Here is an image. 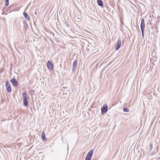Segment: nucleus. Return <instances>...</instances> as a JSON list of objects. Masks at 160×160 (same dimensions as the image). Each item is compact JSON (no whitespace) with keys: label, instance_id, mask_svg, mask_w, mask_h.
<instances>
[{"label":"nucleus","instance_id":"obj_15","mask_svg":"<svg viewBox=\"0 0 160 160\" xmlns=\"http://www.w3.org/2000/svg\"><path fill=\"white\" fill-rule=\"evenodd\" d=\"M123 111L125 112H129L128 109L126 108H124L123 109Z\"/></svg>","mask_w":160,"mask_h":160},{"label":"nucleus","instance_id":"obj_13","mask_svg":"<svg viewBox=\"0 0 160 160\" xmlns=\"http://www.w3.org/2000/svg\"><path fill=\"white\" fill-rule=\"evenodd\" d=\"M23 23L24 24V25L25 27V29L26 30L27 29L26 28H27L28 27V24L26 21L25 20H23Z\"/></svg>","mask_w":160,"mask_h":160},{"label":"nucleus","instance_id":"obj_9","mask_svg":"<svg viewBox=\"0 0 160 160\" xmlns=\"http://www.w3.org/2000/svg\"><path fill=\"white\" fill-rule=\"evenodd\" d=\"M23 15L24 16L26 19H27L28 21L29 20H30L29 16L28 14L26 13V12H23Z\"/></svg>","mask_w":160,"mask_h":160},{"label":"nucleus","instance_id":"obj_7","mask_svg":"<svg viewBox=\"0 0 160 160\" xmlns=\"http://www.w3.org/2000/svg\"><path fill=\"white\" fill-rule=\"evenodd\" d=\"M121 40L120 39H118V40L116 46L115 48L116 50V51L118 50L120 47L121 44Z\"/></svg>","mask_w":160,"mask_h":160},{"label":"nucleus","instance_id":"obj_11","mask_svg":"<svg viewBox=\"0 0 160 160\" xmlns=\"http://www.w3.org/2000/svg\"><path fill=\"white\" fill-rule=\"evenodd\" d=\"M93 153V150H90L89 152L88 153L87 155L88 156H90V157H92Z\"/></svg>","mask_w":160,"mask_h":160},{"label":"nucleus","instance_id":"obj_6","mask_svg":"<svg viewBox=\"0 0 160 160\" xmlns=\"http://www.w3.org/2000/svg\"><path fill=\"white\" fill-rule=\"evenodd\" d=\"M10 82H12V85L15 87L17 86L18 84V81L14 78H12L10 79Z\"/></svg>","mask_w":160,"mask_h":160},{"label":"nucleus","instance_id":"obj_8","mask_svg":"<svg viewBox=\"0 0 160 160\" xmlns=\"http://www.w3.org/2000/svg\"><path fill=\"white\" fill-rule=\"evenodd\" d=\"M42 141H45L46 140V138L45 136V134L44 131H42Z\"/></svg>","mask_w":160,"mask_h":160},{"label":"nucleus","instance_id":"obj_2","mask_svg":"<svg viewBox=\"0 0 160 160\" xmlns=\"http://www.w3.org/2000/svg\"><path fill=\"white\" fill-rule=\"evenodd\" d=\"M140 27H141V30L142 32V37H143L144 35V28L145 27V21H144V20L143 18H142L141 19Z\"/></svg>","mask_w":160,"mask_h":160},{"label":"nucleus","instance_id":"obj_16","mask_svg":"<svg viewBox=\"0 0 160 160\" xmlns=\"http://www.w3.org/2000/svg\"><path fill=\"white\" fill-rule=\"evenodd\" d=\"M152 143H151L150 144V146H149V150L150 151H151L152 149Z\"/></svg>","mask_w":160,"mask_h":160},{"label":"nucleus","instance_id":"obj_12","mask_svg":"<svg viewBox=\"0 0 160 160\" xmlns=\"http://www.w3.org/2000/svg\"><path fill=\"white\" fill-rule=\"evenodd\" d=\"M77 66V61L75 60L73 62V68H76Z\"/></svg>","mask_w":160,"mask_h":160},{"label":"nucleus","instance_id":"obj_4","mask_svg":"<svg viewBox=\"0 0 160 160\" xmlns=\"http://www.w3.org/2000/svg\"><path fill=\"white\" fill-rule=\"evenodd\" d=\"M108 106L107 104L104 105L101 108V112L102 114L106 113L108 111Z\"/></svg>","mask_w":160,"mask_h":160},{"label":"nucleus","instance_id":"obj_14","mask_svg":"<svg viewBox=\"0 0 160 160\" xmlns=\"http://www.w3.org/2000/svg\"><path fill=\"white\" fill-rule=\"evenodd\" d=\"M92 157H90V156H87L85 160H91Z\"/></svg>","mask_w":160,"mask_h":160},{"label":"nucleus","instance_id":"obj_1","mask_svg":"<svg viewBox=\"0 0 160 160\" xmlns=\"http://www.w3.org/2000/svg\"><path fill=\"white\" fill-rule=\"evenodd\" d=\"M23 97V104L24 105L27 106H28V101L27 99L28 96L27 93L25 92H23L22 93Z\"/></svg>","mask_w":160,"mask_h":160},{"label":"nucleus","instance_id":"obj_3","mask_svg":"<svg viewBox=\"0 0 160 160\" xmlns=\"http://www.w3.org/2000/svg\"><path fill=\"white\" fill-rule=\"evenodd\" d=\"M6 85L7 92H11L12 91V88L9 81L8 80L6 82Z\"/></svg>","mask_w":160,"mask_h":160},{"label":"nucleus","instance_id":"obj_5","mask_svg":"<svg viewBox=\"0 0 160 160\" xmlns=\"http://www.w3.org/2000/svg\"><path fill=\"white\" fill-rule=\"evenodd\" d=\"M47 66L48 69L49 70H53V65L50 61H48L47 63Z\"/></svg>","mask_w":160,"mask_h":160},{"label":"nucleus","instance_id":"obj_17","mask_svg":"<svg viewBox=\"0 0 160 160\" xmlns=\"http://www.w3.org/2000/svg\"><path fill=\"white\" fill-rule=\"evenodd\" d=\"M9 4V0H5V5L6 6H8V5Z\"/></svg>","mask_w":160,"mask_h":160},{"label":"nucleus","instance_id":"obj_10","mask_svg":"<svg viewBox=\"0 0 160 160\" xmlns=\"http://www.w3.org/2000/svg\"><path fill=\"white\" fill-rule=\"evenodd\" d=\"M98 5L100 6H103V3L101 0H98L97 1Z\"/></svg>","mask_w":160,"mask_h":160}]
</instances>
